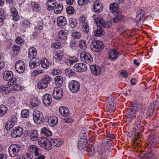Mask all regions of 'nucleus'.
Here are the masks:
<instances>
[{"label": "nucleus", "mask_w": 159, "mask_h": 159, "mask_svg": "<svg viewBox=\"0 0 159 159\" xmlns=\"http://www.w3.org/2000/svg\"><path fill=\"white\" fill-rule=\"evenodd\" d=\"M104 47V45L101 41L96 40H93L90 45V48L92 50L96 52L102 51Z\"/></svg>", "instance_id": "nucleus-1"}, {"label": "nucleus", "mask_w": 159, "mask_h": 159, "mask_svg": "<svg viewBox=\"0 0 159 159\" xmlns=\"http://www.w3.org/2000/svg\"><path fill=\"white\" fill-rule=\"evenodd\" d=\"M38 143L40 145L46 150H49L52 148V145L50 141L45 137H40L38 139Z\"/></svg>", "instance_id": "nucleus-2"}, {"label": "nucleus", "mask_w": 159, "mask_h": 159, "mask_svg": "<svg viewBox=\"0 0 159 159\" xmlns=\"http://www.w3.org/2000/svg\"><path fill=\"white\" fill-rule=\"evenodd\" d=\"M68 87L71 92L76 93L80 90V83L76 80H72L69 82Z\"/></svg>", "instance_id": "nucleus-3"}, {"label": "nucleus", "mask_w": 159, "mask_h": 159, "mask_svg": "<svg viewBox=\"0 0 159 159\" xmlns=\"http://www.w3.org/2000/svg\"><path fill=\"white\" fill-rule=\"evenodd\" d=\"M80 57L81 61L87 63H90L93 61L92 55L86 51H83L81 52Z\"/></svg>", "instance_id": "nucleus-4"}, {"label": "nucleus", "mask_w": 159, "mask_h": 159, "mask_svg": "<svg viewBox=\"0 0 159 159\" xmlns=\"http://www.w3.org/2000/svg\"><path fill=\"white\" fill-rule=\"evenodd\" d=\"M33 119L36 124H42L43 120V116L42 113L38 111H35L33 113Z\"/></svg>", "instance_id": "nucleus-5"}, {"label": "nucleus", "mask_w": 159, "mask_h": 159, "mask_svg": "<svg viewBox=\"0 0 159 159\" xmlns=\"http://www.w3.org/2000/svg\"><path fill=\"white\" fill-rule=\"evenodd\" d=\"M20 149L21 147L19 144H13L11 145L8 148L10 156L14 157L16 156Z\"/></svg>", "instance_id": "nucleus-6"}, {"label": "nucleus", "mask_w": 159, "mask_h": 159, "mask_svg": "<svg viewBox=\"0 0 159 159\" xmlns=\"http://www.w3.org/2000/svg\"><path fill=\"white\" fill-rule=\"evenodd\" d=\"M138 104L137 103H132L130 106L129 109L127 114L128 118H131L133 117L136 114Z\"/></svg>", "instance_id": "nucleus-7"}, {"label": "nucleus", "mask_w": 159, "mask_h": 159, "mask_svg": "<svg viewBox=\"0 0 159 159\" xmlns=\"http://www.w3.org/2000/svg\"><path fill=\"white\" fill-rule=\"evenodd\" d=\"M72 68L74 71L79 72L85 71L87 69V66L84 63H75L73 66Z\"/></svg>", "instance_id": "nucleus-8"}, {"label": "nucleus", "mask_w": 159, "mask_h": 159, "mask_svg": "<svg viewBox=\"0 0 159 159\" xmlns=\"http://www.w3.org/2000/svg\"><path fill=\"white\" fill-rule=\"evenodd\" d=\"M15 68L16 70L18 73H23L25 69L24 62L21 60L17 61L15 64Z\"/></svg>", "instance_id": "nucleus-9"}, {"label": "nucleus", "mask_w": 159, "mask_h": 159, "mask_svg": "<svg viewBox=\"0 0 159 159\" xmlns=\"http://www.w3.org/2000/svg\"><path fill=\"white\" fill-rule=\"evenodd\" d=\"M23 133V129L20 127H16L11 131V136L13 138H16L20 137L22 134Z\"/></svg>", "instance_id": "nucleus-10"}, {"label": "nucleus", "mask_w": 159, "mask_h": 159, "mask_svg": "<svg viewBox=\"0 0 159 159\" xmlns=\"http://www.w3.org/2000/svg\"><path fill=\"white\" fill-rule=\"evenodd\" d=\"M53 98L57 100L61 98L63 96V90L60 87L56 88L52 94Z\"/></svg>", "instance_id": "nucleus-11"}, {"label": "nucleus", "mask_w": 159, "mask_h": 159, "mask_svg": "<svg viewBox=\"0 0 159 159\" xmlns=\"http://www.w3.org/2000/svg\"><path fill=\"white\" fill-rule=\"evenodd\" d=\"M120 53L114 49H110L109 50V58L111 60L115 61L118 58Z\"/></svg>", "instance_id": "nucleus-12"}, {"label": "nucleus", "mask_w": 159, "mask_h": 159, "mask_svg": "<svg viewBox=\"0 0 159 159\" xmlns=\"http://www.w3.org/2000/svg\"><path fill=\"white\" fill-rule=\"evenodd\" d=\"M95 23L98 26V28L102 29L105 28L107 26V24L105 20L100 17H98L94 20Z\"/></svg>", "instance_id": "nucleus-13"}, {"label": "nucleus", "mask_w": 159, "mask_h": 159, "mask_svg": "<svg viewBox=\"0 0 159 159\" xmlns=\"http://www.w3.org/2000/svg\"><path fill=\"white\" fill-rule=\"evenodd\" d=\"M93 10L97 13H98L102 11L103 7L101 3L96 1L93 3Z\"/></svg>", "instance_id": "nucleus-14"}, {"label": "nucleus", "mask_w": 159, "mask_h": 159, "mask_svg": "<svg viewBox=\"0 0 159 159\" xmlns=\"http://www.w3.org/2000/svg\"><path fill=\"white\" fill-rule=\"evenodd\" d=\"M43 102L46 106H49L52 102V98L49 94H45L42 98Z\"/></svg>", "instance_id": "nucleus-15"}, {"label": "nucleus", "mask_w": 159, "mask_h": 159, "mask_svg": "<svg viewBox=\"0 0 159 159\" xmlns=\"http://www.w3.org/2000/svg\"><path fill=\"white\" fill-rule=\"evenodd\" d=\"M46 3L47 9L49 11L53 10L57 5L56 0H48Z\"/></svg>", "instance_id": "nucleus-16"}, {"label": "nucleus", "mask_w": 159, "mask_h": 159, "mask_svg": "<svg viewBox=\"0 0 159 159\" xmlns=\"http://www.w3.org/2000/svg\"><path fill=\"white\" fill-rule=\"evenodd\" d=\"M90 70L91 73L93 75H98L100 74L101 69L98 65H91L90 66Z\"/></svg>", "instance_id": "nucleus-17"}, {"label": "nucleus", "mask_w": 159, "mask_h": 159, "mask_svg": "<svg viewBox=\"0 0 159 159\" xmlns=\"http://www.w3.org/2000/svg\"><path fill=\"white\" fill-rule=\"evenodd\" d=\"M78 59L75 57H70L65 61V63L70 67H73V64L78 61Z\"/></svg>", "instance_id": "nucleus-18"}, {"label": "nucleus", "mask_w": 159, "mask_h": 159, "mask_svg": "<svg viewBox=\"0 0 159 159\" xmlns=\"http://www.w3.org/2000/svg\"><path fill=\"white\" fill-rule=\"evenodd\" d=\"M3 79L7 81L11 80L12 78H14L13 77V75L12 71H5L3 74Z\"/></svg>", "instance_id": "nucleus-19"}, {"label": "nucleus", "mask_w": 159, "mask_h": 159, "mask_svg": "<svg viewBox=\"0 0 159 159\" xmlns=\"http://www.w3.org/2000/svg\"><path fill=\"white\" fill-rule=\"evenodd\" d=\"M16 118L15 116H13L11 120L7 121L6 124V128L7 130L11 129L14 127L15 125V121H16Z\"/></svg>", "instance_id": "nucleus-20"}, {"label": "nucleus", "mask_w": 159, "mask_h": 159, "mask_svg": "<svg viewBox=\"0 0 159 159\" xmlns=\"http://www.w3.org/2000/svg\"><path fill=\"white\" fill-rule=\"evenodd\" d=\"M87 143V140H83V139H80L79 140L78 143V148L80 150H86V145Z\"/></svg>", "instance_id": "nucleus-21"}, {"label": "nucleus", "mask_w": 159, "mask_h": 159, "mask_svg": "<svg viewBox=\"0 0 159 159\" xmlns=\"http://www.w3.org/2000/svg\"><path fill=\"white\" fill-rule=\"evenodd\" d=\"M57 22L59 26L62 27L66 25L67 22L66 19L65 17L63 16H60L58 18Z\"/></svg>", "instance_id": "nucleus-22"}, {"label": "nucleus", "mask_w": 159, "mask_h": 159, "mask_svg": "<svg viewBox=\"0 0 159 159\" xmlns=\"http://www.w3.org/2000/svg\"><path fill=\"white\" fill-rule=\"evenodd\" d=\"M48 122L50 126L53 127L57 124L58 122V118L56 116H52L48 119Z\"/></svg>", "instance_id": "nucleus-23"}, {"label": "nucleus", "mask_w": 159, "mask_h": 159, "mask_svg": "<svg viewBox=\"0 0 159 159\" xmlns=\"http://www.w3.org/2000/svg\"><path fill=\"white\" fill-rule=\"evenodd\" d=\"M103 144H101L100 146L98 147V151L99 152V156L98 157V159H105L104 157L105 154L104 152H105V149L102 147Z\"/></svg>", "instance_id": "nucleus-24"}, {"label": "nucleus", "mask_w": 159, "mask_h": 159, "mask_svg": "<svg viewBox=\"0 0 159 159\" xmlns=\"http://www.w3.org/2000/svg\"><path fill=\"white\" fill-rule=\"evenodd\" d=\"M64 56V52L61 50L56 52L55 53L54 58L59 61H61Z\"/></svg>", "instance_id": "nucleus-25"}, {"label": "nucleus", "mask_w": 159, "mask_h": 159, "mask_svg": "<svg viewBox=\"0 0 159 159\" xmlns=\"http://www.w3.org/2000/svg\"><path fill=\"white\" fill-rule=\"evenodd\" d=\"M30 135L31 139L33 141H36L37 140L39 136L37 130L35 129L31 130Z\"/></svg>", "instance_id": "nucleus-26"}, {"label": "nucleus", "mask_w": 159, "mask_h": 159, "mask_svg": "<svg viewBox=\"0 0 159 159\" xmlns=\"http://www.w3.org/2000/svg\"><path fill=\"white\" fill-rule=\"evenodd\" d=\"M11 15L13 16V19L15 21H17L19 20V18L18 16V12L15 8H12L11 9Z\"/></svg>", "instance_id": "nucleus-27"}, {"label": "nucleus", "mask_w": 159, "mask_h": 159, "mask_svg": "<svg viewBox=\"0 0 159 159\" xmlns=\"http://www.w3.org/2000/svg\"><path fill=\"white\" fill-rule=\"evenodd\" d=\"M59 111L60 113L64 116L66 117L69 115V111L66 107H60L59 108Z\"/></svg>", "instance_id": "nucleus-28"}, {"label": "nucleus", "mask_w": 159, "mask_h": 159, "mask_svg": "<svg viewBox=\"0 0 159 159\" xmlns=\"http://www.w3.org/2000/svg\"><path fill=\"white\" fill-rule=\"evenodd\" d=\"M28 57L30 58L35 57L37 55V51L36 49L34 48H30L29 51Z\"/></svg>", "instance_id": "nucleus-29"}, {"label": "nucleus", "mask_w": 159, "mask_h": 159, "mask_svg": "<svg viewBox=\"0 0 159 159\" xmlns=\"http://www.w3.org/2000/svg\"><path fill=\"white\" fill-rule=\"evenodd\" d=\"M141 159H157V156L153 153H147L143 156Z\"/></svg>", "instance_id": "nucleus-30"}, {"label": "nucleus", "mask_w": 159, "mask_h": 159, "mask_svg": "<svg viewBox=\"0 0 159 159\" xmlns=\"http://www.w3.org/2000/svg\"><path fill=\"white\" fill-rule=\"evenodd\" d=\"M119 6L117 3L113 2L111 3L109 7L110 10L113 13L117 11L119 9Z\"/></svg>", "instance_id": "nucleus-31"}, {"label": "nucleus", "mask_w": 159, "mask_h": 159, "mask_svg": "<svg viewBox=\"0 0 159 159\" xmlns=\"http://www.w3.org/2000/svg\"><path fill=\"white\" fill-rule=\"evenodd\" d=\"M68 34V32L67 30H61L59 34V37L61 39L66 40Z\"/></svg>", "instance_id": "nucleus-32"}, {"label": "nucleus", "mask_w": 159, "mask_h": 159, "mask_svg": "<svg viewBox=\"0 0 159 159\" xmlns=\"http://www.w3.org/2000/svg\"><path fill=\"white\" fill-rule=\"evenodd\" d=\"M36 159H44L45 157L43 151L39 149L34 154Z\"/></svg>", "instance_id": "nucleus-33"}, {"label": "nucleus", "mask_w": 159, "mask_h": 159, "mask_svg": "<svg viewBox=\"0 0 159 159\" xmlns=\"http://www.w3.org/2000/svg\"><path fill=\"white\" fill-rule=\"evenodd\" d=\"M105 34L104 30L103 29L98 28L94 32V34L96 36L101 37L103 35Z\"/></svg>", "instance_id": "nucleus-34"}, {"label": "nucleus", "mask_w": 159, "mask_h": 159, "mask_svg": "<svg viewBox=\"0 0 159 159\" xmlns=\"http://www.w3.org/2000/svg\"><path fill=\"white\" fill-rule=\"evenodd\" d=\"M50 63L48 60L46 58H42L41 61L42 66L44 69H47L49 66Z\"/></svg>", "instance_id": "nucleus-35"}, {"label": "nucleus", "mask_w": 159, "mask_h": 159, "mask_svg": "<svg viewBox=\"0 0 159 159\" xmlns=\"http://www.w3.org/2000/svg\"><path fill=\"white\" fill-rule=\"evenodd\" d=\"M54 80L55 84L58 86H61L63 81V77L60 76H56Z\"/></svg>", "instance_id": "nucleus-36"}, {"label": "nucleus", "mask_w": 159, "mask_h": 159, "mask_svg": "<svg viewBox=\"0 0 159 159\" xmlns=\"http://www.w3.org/2000/svg\"><path fill=\"white\" fill-rule=\"evenodd\" d=\"M10 91V88L6 86L2 85L0 86V92L3 94H6Z\"/></svg>", "instance_id": "nucleus-37"}, {"label": "nucleus", "mask_w": 159, "mask_h": 159, "mask_svg": "<svg viewBox=\"0 0 159 159\" xmlns=\"http://www.w3.org/2000/svg\"><path fill=\"white\" fill-rule=\"evenodd\" d=\"M142 124L143 123H141V121H135L134 124L135 128L140 131L143 130L144 128L143 125H142Z\"/></svg>", "instance_id": "nucleus-38"}, {"label": "nucleus", "mask_w": 159, "mask_h": 159, "mask_svg": "<svg viewBox=\"0 0 159 159\" xmlns=\"http://www.w3.org/2000/svg\"><path fill=\"white\" fill-rule=\"evenodd\" d=\"M41 132L43 134L46 136H50L52 135L51 131L46 127L42 128L41 130Z\"/></svg>", "instance_id": "nucleus-39"}, {"label": "nucleus", "mask_w": 159, "mask_h": 159, "mask_svg": "<svg viewBox=\"0 0 159 159\" xmlns=\"http://www.w3.org/2000/svg\"><path fill=\"white\" fill-rule=\"evenodd\" d=\"M30 4L32 9L34 11H39V9L40 7V5L38 3L31 2Z\"/></svg>", "instance_id": "nucleus-40"}, {"label": "nucleus", "mask_w": 159, "mask_h": 159, "mask_svg": "<svg viewBox=\"0 0 159 159\" xmlns=\"http://www.w3.org/2000/svg\"><path fill=\"white\" fill-rule=\"evenodd\" d=\"M145 12L144 11L141 9L138 10L136 13V18L138 20H140L145 15Z\"/></svg>", "instance_id": "nucleus-41"}, {"label": "nucleus", "mask_w": 159, "mask_h": 159, "mask_svg": "<svg viewBox=\"0 0 159 159\" xmlns=\"http://www.w3.org/2000/svg\"><path fill=\"white\" fill-rule=\"evenodd\" d=\"M41 80L46 83L48 85L49 84L52 80V78L51 76L48 75L43 76Z\"/></svg>", "instance_id": "nucleus-42"}, {"label": "nucleus", "mask_w": 159, "mask_h": 159, "mask_svg": "<svg viewBox=\"0 0 159 159\" xmlns=\"http://www.w3.org/2000/svg\"><path fill=\"white\" fill-rule=\"evenodd\" d=\"M87 44L86 42L84 40H81L79 41L78 47L80 48L83 50H85L87 48Z\"/></svg>", "instance_id": "nucleus-43"}, {"label": "nucleus", "mask_w": 159, "mask_h": 159, "mask_svg": "<svg viewBox=\"0 0 159 159\" xmlns=\"http://www.w3.org/2000/svg\"><path fill=\"white\" fill-rule=\"evenodd\" d=\"M63 6L62 5L57 4L56 5V7H55L54 10V12L56 14H58L61 12L63 9Z\"/></svg>", "instance_id": "nucleus-44"}, {"label": "nucleus", "mask_w": 159, "mask_h": 159, "mask_svg": "<svg viewBox=\"0 0 159 159\" xmlns=\"http://www.w3.org/2000/svg\"><path fill=\"white\" fill-rule=\"evenodd\" d=\"M82 31L85 33H88L89 31V26L88 22L82 25Z\"/></svg>", "instance_id": "nucleus-45"}, {"label": "nucleus", "mask_w": 159, "mask_h": 159, "mask_svg": "<svg viewBox=\"0 0 159 159\" xmlns=\"http://www.w3.org/2000/svg\"><path fill=\"white\" fill-rule=\"evenodd\" d=\"M35 145H31L28 148V150L29 152L32 153H34V154L39 149Z\"/></svg>", "instance_id": "nucleus-46"}, {"label": "nucleus", "mask_w": 159, "mask_h": 159, "mask_svg": "<svg viewBox=\"0 0 159 159\" xmlns=\"http://www.w3.org/2000/svg\"><path fill=\"white\" fill-rule=\"evenodd\" d=\"M38 88L40 89H43L47 87L48 85L41 80L38 84Z\"/></svg>", "instance_id": "nucleus-47"}, {"label": "nucleus", "mask_w": 159, "mask_h": 159, "mask_svg": "<svg viewBox=\"0 0 159 159\" xmlns=\"http://www.w3.org/2000/svg\"><path fill=\"white\" fill-rule=\"evenodd\" d=\"M7 109L4 105H2L0 107V116H2L7 111Z\"/></svg>", "instance_id": "nucleus-48"}, {"label": "nucleus", "mask_w": 159, "mask_h": 159, "mask_svg": "<svg viewBox=\"0 0 159 159\" xmlns=\"http://www.w3.org/2000/svg\"><path fill=\"white\" fill-rule=\"evenodd\" d=\"M65 71L66 75H68L70 77L72 76H75V72L70 69H67Z\"/></svg>", "instance_id": "nucleus-49"}, {"label": "nucleus", "mask_w": 159, "mask_h": 159, "mask_svg": "<svg viewBox=\"0 0 159 159\" xmlns=\"http://www.w3.org/2000/svg\"><path fill=\"white\" fill-rule=\"evenodd\" d=\"M29 111L26 109L22 110L21 113V116L23 118H27L29 116Z\"/></svg>", "instance_id": "nucleus-50"}, {"label": "nucleus", "mask_w": 159, "mask_h": 159, "mask_svg": "<svg viewBox=\"0 0 159 159\" xmlns=\"http://www.w3.org/2000/svg\"><path fill=\"white\" fill-rule=\"evenodd\" d=\"M66 11L68 14H71L75 12V10L73 7L71 6H69L66 8Z\"/></svg>", "instance_id": "nucleus-51"}, {"label": "nucleus", "mask_w": 159, "mask_h": 159, "mask_svg": "<svg viewBox=\"0 0 159 159\" xmlns=\"http://www.w3.org/2000/svg\"><path fill=\"white\" fill-rule=\"evenodd\" d=\"M33 156V153H27L23 155L22 159H32Z\"/></svg>", "instance_id": "nucleus-52"}, {"label": "nucleus", "mask_w": 159, "mask_h": 159, "mask_svg": "<svg viewBox=\"0 0 159 159\" xmlns=\"http://www.w3.org/2000/svg\"><path fill=\"white\" fill-rule=\"evenodd\" d=\"M117 15L113 18V21L116 23H118L122 19V16L120 14H118L116 12Z\"/></svg>", "instance_id": "nucleus-53"}, {"label": "nucleus", "mask_w": 159, "mask_h": 159, "mask_svg": "<svg viewBox=\"0 0 159 159\" xmlns=\"http://www.w3.org/2000/svg\"><path fill=\"white\" fill-rule=\"evenodd\" d=\"M21 23L22 26L24 28H27L30 26V23L28 20H24Z\"/></svg>", "instance_id": "nucleus-54"}, {"label": "nucleus", "mask_w": 159, "mask_h": 159, "mask_svg": "<svg viewBox=\"0 0 159 159\" xmlns=\"http://www.w3.org/2000/svg\"><path fill=\"white\" fill-rule=\"evenodd\" d=\"M76 41L75 39H72L70 43V47L72 49H75V47L76 44Z\"/></svg>", "instance_id": "nucleus-55"}, {"label": "nucleus", "mask_w": 159, "mask_h": 159, "mask_svg": "<svg viewBox=\"0 0 159 159\" xmlns=\"http://www.w3.org/2000/svg\"><path fill=\"white\" fill-rule=\"evenodd\" d=\"M72 37L78 39L80 38L81 37V34L80 32L74 31L72 34Z\"/></svg>", "instance_id": "nucleus-56"}, {"label": "nucleus", "mask_w": 159, "mask_h": 159, "mask_svg": "<svg viewBox=\"0 0 159 159\" xmlns=\"http://www.w3.org/2000/svg\"><path fill=\"white\" fill-rule=\"evenodd\" d=\"M153 104H151L148 107V110L147 111V113L148 115L150 116L152 115L154 111V110L153 109V108H152V107H153Z\"/></svg>", "instance_id": "nucleus-57"}, {"label": "nucleus", "mask_w": 159, "mask_h": 159, "mask_svg": "<svg viewBox=\"0 0 159 159\" xmlns=\"http://www.w3.org/2000/svg\"><path fill=\"white\" fill-rule=\"evenodd\" d=\"M30 60H33L34 61V63L35 64L36 66H39L41 63V61L40 60L37 58L35 57L32 58Z\"/></svg>", "instance_id": "nucleus-58"}, {"label": "nucleus", "mask_w": 159, "mask_h": 159, "mask_svg": "<svg viewBox=\"0 0 159 159\" xmlns=\"http://www.w3.org/2000/svg\"><path fill=\"white\" fill-rule=\"evenodd\" d=\"M69 23L71 25V27L72 28H75L77 24V23L76 22V20H70Z\"/></svg>", "instance_id": "nucleus-59"}, {"label": "nucleus", "mask_w": 159, "mask_h": 159, "mask_svg": "<svg viewBox=\"0 0 159 159\" xmlns=\"http://www.w3.org/2000/svg\"><path fill=\"white\" fill-rule=\"evenodd\" d=\"M61 72V70H58L55 68L52 70L51 73L52 75H56L60 74Z\"/></svg>", "instance_id": "nucleus-60"}, {"label": "nucleus", "mask_w": 159, "mask_h": 159, "mask_svg": "<svg viewBox=\"0 0 159 159\" xmlns=\"http://www.w3.org/2000/svg\"><path fill=\"white\" fill-rule=\"evenodd\" d=\"M106 138L107 141L111 142L112 139L115 138V137L113 134H110L107 135Z\"/></svg>", "instance_id": "nucleus-61"}, {"label": "nucleus", "mask_w": 159, "mask_h": 159, "mask_svg": "<svg viewBox=\"0 0 159 159\" xmlns=\"http://www.w3.org/2000/svg\"><path fill=\"white\" fill-rule=\"evenodd\" d=\"M89 2V0H78V3L79 5L81 6L83 4L87 3Z\"/></svg>", "instance_id": "nucleus-62"}, {"label": "nucleus", "mask_w": 159, "mask_h": 159, "mask_svg": "<svg viewBox=\"0 0 159 159\" xmlns=\"http://www.w3.org/2000/svg\"><path fill=\"white\" fill-rule=\"evenodd\" d=\"M16 43L20 44L24 42V40L21 37H19L17 38L16 39Z\"/></svg>", "instance_id": "nucleus-63"}, {"label": "nucleus", "mask_w": 159, "mask_h": 159, "mask_svg": "<svg viewBox=\"0 0 159 159\" xmlns=\"http://www.w3.org/2000/svg\"><path fill=\"white\" fill-rule=\"evenodd\" d=\"M79 21L81 25L86 22H87V21H86L85 17L84 16H82L80 18Z\"/></svg>", "instance_id": "nucleus-64"}]
</instances>
